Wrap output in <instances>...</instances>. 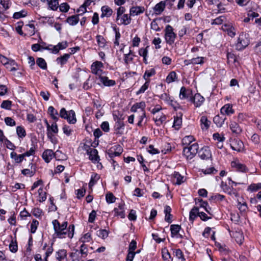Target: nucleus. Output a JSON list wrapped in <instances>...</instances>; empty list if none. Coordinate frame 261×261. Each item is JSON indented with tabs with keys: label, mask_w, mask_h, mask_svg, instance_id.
Returning <instances> with one entry per match:
<instances>
[{
	"label": "nucleus",
	"mask_w": 261,
	"mask_h": 261,
	"mask_svg": "<svg viewBox=\"0 0 261 261\" xmlns=\"http://www.w3.org/2000/svg\"><path fill=\"white\" fill-rule=\"evenodd\" d=\"M250 42L249 34L242 32L240 34L237 42L235 45L236 49L239 51L245 49L249 44Z\"/></svg>",
	"instance_id": "obj_1"
},
{
	"label": "nucleus",
	"mask_w": 261,
	"mask_h": 261,
	"mask_svg": "<svg viewBox=\"0 0 261 261\" xmlns=\"http://www.w3.org/2000/svg\"><path fill=\"white\" fill-rule=\"evenodd\" d=\"M199 146L198 143H195L189 147H185L183 149L182 153L187 160L192 159L198 153Z\"/></svg>",
	"instance_id": "obj_2"
},
{
	"label": "nucleus",
	"mask_w": 261,
	"mask_h": 261,
	"mask_svg": "<svg viewBox=\"0 0 261 261\" xmlns=\"http://www.w3.org/2000/svg\"><path fill=\"white\" fill-rule=\"evenodd\" d=\"M60 117L67 120L70 124H75L76 122L75 112L73 110L67 111L64 108L60 111Z\"/></svg>",
	"instance_id": "obj_3"
},
{
	"label": "nucleus",
	"mask_w": 261,
	"mask_h": 261,
	"mask_svg": "<svg viewBox=\"0 0 261 261\" xmlns=\"http://www.w3.org/2000/svg\"><path fill=\"white\" fill-rule=\"evenodd\" d=\"M176 37V34L173 32L172 27L169 24L166 25L165 29V39L166 43L172 45L174 43Z\"/></svg>",
	"instance_id": "obj_4"
},
{
	"label": "nucleus",
	"mask_w": 261,
	"mask_h": 261,
	"mask_svg": "<svg viewBox=\"0 0 261 261\" xmlns=\"http://www.w3.org/2000/svg\"><path fill=\"white\" fill-rule=\"evenodd\" d=\"M231 166L232 168L235 169L236 171L239 172L247 173L249 171V169L244 164L241 163L239 161H232Z\"/></svg>",
	"instance_id": "obj_5"
},
{
	"label": "nucleus",
	"mask_w": 261,
	"mask_h": 261,
	"mask_svg": "<svg viewBox=\"0 0 261 261\" xmlns=\"http://www.w3.org/2000/svg\"><path fill=\"white\" fill-rule=\"evenodd\" d=\"M103 67V64L101 62L95 61L92 63L91 66V69L92 73L97 75L99 76L101 75L102 70L101 68Z\"/></svg>",
	"instance_id": "obj_6"
},
{
	"label": "nucleus",
	"mask_w": 261,
	"mask_h": 261,
	"mask_svg": "<svg viewBox=\"0 0 261 261\" xmlns=\"http://www.w3.org/2000/svg\"><path fill=\"white\" fill-rule=\"evenodd\" d=\"M198 155L201 160H208L212 157L211 151L207 146H204L198 151Z\"/></svg>",
	"instance_id": "obj_7"
},
{
	"label": "nucleus",
	"mask_w": 261,
	"mask_h": 261,
	"mask_svg": "<svg viewBox=\"0 0 261 261\" xmlns=\"http://www.w3.org/2000/svg\"><path fill=\"white\" fill-rule=\"evenodd\" d=\"M87 154L89 155V159L92 161L93 163H96L99 160V157L98 155V151L97 149L89 147L87 150Z\"/></svg>",
	"instance_id": "obj_8"
},
{
	"label": "nucleus",
	"mask_w": 261,
	"mask_h": 261,
	"mask_svg": "<svg viewBox=\"0 0 261 261\" xmlns=\"http://www.w3.org/2000/svg\"><path fill=\"white\" fill-rule=\"evenodd\" d=\"M192 95V91L190 89H187L184 86H182L180 88L179 94V97L180 99H185L189 97L191 98Z\"/></svg>",
	"instance_id": "obj_9"
},
{
	"label": "nucleus",
	"mask_w": 261,
	"mask_h": 261,
	"mask_svg": "<svg viewBox=\"0 0 261 261\" xmlns=\"http://www.w3.org/2000/svg\"><path fill=\"white\" fill-rule=\"evenodd\" d=\"M244 144L243 142L237 139H234L231 141L230 147L233 150L240 152L243 149Z\"/></svg>",
	"instance_id": "obj_10"
},
{
	"label": "nucleus",
	"mask_w": 261,
	"mask_h": 261,
	"mask_svg": "<svg viewBox=\"0 0 261 261\" xmlns=\"http://www.w3.org/2000/svg\"><path fill=\"white\" fill-rule=\"evenodd\" d=\"M190 101L192 102L196 107H199L201 106L204 101V98L200 94H195L194 96L190 98Z\"/></svg>",
	"instance_id": "obj_11"
},
{
	"label": "nucleus",
	"mask_w": 261,
	"mask_h": 261,
	"mask_svg": "<svg viewBox=\"0 0 261 261\" xmlns=\"http://www.w3.org/2000/svg\"><path fill=\"white\" fill-rule=\"evenodd\" d=\"M220 112L222 115H230L234 113V111L232 109V105L228 103L225 105L221 108Z\"/></svg>",
	"instance_id": "obj_12"
},
{
	"label": "nucleus",
	"mask_w": 261,
	"mask_h": 261,
	"mask_svg": "<svg viewBox=\"0 0 261 261\" xmlns=\"http://www.w3.org/2000/svg\"><path fill=\"white\" fill-rule=\"evenodd\" d=\"M54 152L51 149H46L42 153V157L45 162L48 163L54 158Z\"/></svg>",
	"instance_id": "obj_13"
},
{
	"label": "nucleus",
	"mask_w": 261,
	"mask_h": 261,
	"mask_svg": "<svg viewBox=\"0 0 261 261\" xmlns=\"http://www.w3.org/2000/svg\"><path fill=\"white\" fill-rule=\"evenodd\" d=\"M182 116L181 113H179V115L174 116V122L172 127L176 130H179L182 125Z\"/></svg>",
	"instance_id": "obj_14"
},
{
	"label": "nucleus",
	"mask_w": 261,
	"mask_h": 261,
	"mask_svg": "<svg viewBox=\"0 0 261 261\" xmlns=\"http://www.w3.org/2000/svg\"><path fill=\"white\" fill-rule=\"evenodd\" d=\"M99 79L105 86L110 87L116 85V82L114 80H109L107 76L100 75Z\"/></svg>",
	"instance_id": "obj_15"
},
{
	"label": "nucleus",
	"mask_w": 261,
	"mask_h": 261,
	"mask_svg": "<svg viewBox=\"0 0 261 261\" xmlns=\"http://www.w3.org/2000/svg\"><path fill=\"white\" fill-rule=\"evenodd\" d=\"M174 180H175V185H180L185 181V178L181 175L178 172L174 171L172 174Z\"/></svg>",
	"instance_id": "obj_16"
},
{
	"label": "nucleus",
	"mask_w": 261,
	"mask_h": 261,
	"mask_svg": "<svg viewBox=\"0 0 261 261\" xmlns=\"http://www.w3.org/2000/svg\"><path fill=\"white\" fill-rule=\"evenodd\" d=\"M70 57V54H65L63 56L57 58L56 59V62L58 64L60 65V66L62 67L67 63Z\"/></svg>",
	"instance_id": "obj_17"
},
{
	"label": "nucleus",
	"mask_w": 261,
	"mask_h": 261,
	"mask_svg": "<svg viewBox=\"0 0 261 261\" xmlns=\"http://www.w3.org/2000/svg\"><path fill=\"white\" fill-rule=\"evenodd\" d=\"M101 11L102 13L100 17L101 18H103L105 17H109L113 13L112 9L107 5L102 6L101 8Z\"/></svg>",
	"instance_id": "obj_18"
},
{
	"label": "nucleus",
	"mask_w": 261,
	"mask_h": 261,
	"mask_svg": "<svg viewBox=\"0 0 261 261\" xmlns=\"http://www.w3.org/2000/svg\"><path fill=\"white\" fill-rule=\"evenodd\" d=\"M200 212L198 206H194L190 211L189 214V220L193 223L196 218L199 216Z\"/></svg>",
	"instance_id": "obj_19"
},
{
	"label": "nucleus",
	"mask_w": 261,
	"mask_h": 261,
	"mask_svg": "<svg viewBox=\"0 0 261 261\" xmlns=\"http://www.w3.org/2000/svg\"><path fill=\"white\" fill-rule=\"evenodd\" d=\"M165 2L161 1L155 5L153 8L154 13L156 15L161 14L165 8Z\"/></svg>",
	"instance_id": "obj_20"
},
{
	"label": "nucleus",
	"mask_w": 261,
	"mask_h": 261,
	"mask_svg": "<svg viewBox=\"0 0 261 261\" xmlns=\"http://www.w3.org/2000/svg\"><path fill=\"white\" fill-rule=\"evenodd\" d=\"M115 216H119L121 218H124L125 216L124 212V204H120L117 207L114 209Z\"/></svg>",
	"instance_id": "obj_21"
},
{
	"label": "nucleus",
	"mask_w": 261,
	"mask_h": 261,
	"mask_svg": "<svg viewBox=\"0 0 261 261\" xmlns=\"http://www.w3.org/2000/svg\"><path fill=\"white\" fill-rule=\"evenodd\" d=\"M54 229L57 236L60 238L63 237V233L61 232V224L57 220H54L52 222Z\"/></svg>",
	"instance_id": "obj_22"
},
{
	"label": "nucleus",
	"mask_w": 261,
	"mask_h": 261,
	"mask_svg": "<svg viewBox=\"0 0 261 261\" xmlns=\"http://www.w3.org/2000/svg\"><path fill=\"white\" fill-rule=\"evenodd\" d=\"M230 128L233 133L239 135L242 132V128L240 125L234 121L230 122Z\"/></svg>",
	"instance_id": "obj_23"
},
{
	"label": "nucleus",
	"mask_w": 261,
	"mask_h": 261,
	"mask_svg": "<svg viewBox=\"0 0 261 261\" xmlns=\"http://www.w3.org/2000/svg\"><path fill=\"white\" fill-rule=\"evenodd\" d=\"M11 159H13L17 164L20 163L24 159L25 156L23 153L17 154L16 152L13 151L10 153Z\"/></svg>",
	"instance_id": "obj_24"
},
{
	"label": "nucleus",
	"mask_w": 261,
	"mask_h": 261,
	"mask_svg": "<svg viewBox=\"0 0 261 261\" xmlns=\"http://www.w3.org/2000/svg\"><path fill=\"white\" fill-rule=\"evenodd\" d=\"M79 15H74L68 17L65 20L70 25H75L79 21Z\"/></svg>",
	"instance_id": "obj_25"
},
{
	"label": "nucleus",
	"mask_w": 261,
	"mask_h": 261,
	"mask_svg": "<svg viewBox=\"0 0 261 261\" xmlns=\"http://www.w3.org/2000/svg\"><path fill=\"white\" fill-rule=\"evenodd\" d=\"M226 117L224 115L221 116L218 115L214 117L213 121L218 127H221L224 123Z\"/></svg>",
	"instance_id": "obj_26"
},
{
	"label": "nucleus",
	"mask_w": 261,
	"mask_h": 261,
	"mask_svg": "<svg viewBox=\"0 0 261 261\" xmlns=\"http://www.w3.org/2000/svg\"><path fill=\"white\" fill-rule=\"evenodd\" d=\"M148 47H149V46H147L145 48H141L139 49V51H138L139 55L143 58V62L145 64H148L147 57L148 53Z\"/></svg>",
	"instance_id": "obj_27"
},
{
	"label": "nucleus",
	"mask_w": 261,
	"mask_h": 261,
	"mask_svg": "<svg viewBox=\"0 0 261 261\" xmlns=\"http://www.w3.org/2000/svg\"><path fill=\"white\" fill-rule=\"evenodd\" d=\"M144 11V8L141 6L133 7L130 9V14L132 15H138L143 13Z\"/></svg>",
	"instance_id": "obj_28"
},
{
	"label": "nucleus",
	"mask_w": 261,
	"mask_h": 261,
	"mask_svg": "<svg viewBox=\"0 0 261 261\" xmlns=\"http://www.w3.org/2000/svg\"><path fill=\"white\" fill-rule=\"evenodd\" d=\"M200 123L202 129H207L211 124V121L208 120L205 116H202L200 118Z\"/></svg>",
	"instance_id": "obj_29"
},
{
	"label": "nucleus",
	"mask_w": 261,
	"mask_h": 261,
	"mask_svg": "<svg viewBox=\"0 0 261 261\" xmlns=\"http://www.w3.org/2000/svg\"><path fill=\"white\" fill-rule=\"evenodd\" d=\"M48 114L50 116L51 118L57 121L59 118L58 111L53 106H49L48 109Z\"/></svg>",
	"instance_id": "obj_30"
},
{
	"label": "nucleus",
	"mask_w": 261,
	"mask_h": 261,
	"mask_svg": "<svg viewBox=\"0 0 261 261\" xmlns=\"http://www.w3.org/2000/svg\"><path fill=\"white\" fill-rule=\"evenodd\" d=\"M181 226L177 224H172L170 226L171 236L174 238L179 232Z\"/></svg>",
	"instance_id": "obj_31"
},
{
	"label": "nucleus",
	"mask_w": 261,
	"mask_h": 261,
	"mask_svg": "<svg viewBox=\"0 0 261 261\" xmlns=\"http://www.w3.org/2000/svg\"><path fill=\"white\" fill-rule=\"evenodd\" d=\"M119 20H120V22H118L119 25H127L130 23L131 18L127 14H123L120 17V19Z\"/></svg>",
	"instance_id": "obj_32"
},
{
	"label": "nucleus",
	"mask_w": 261,
	"mask_h": 261,
	"mask_svg": "<svg viewBox=\"0 0 261 261\" xmlns=\"http://www.w3.org/2000/svg\"><path fill=\"white\" fill-rule=\"evenodd\" d=\"M215 246L218 248L219 251L224 254H227L229 253V250L225 244L215 242Z\"/></svg>",
	"instance_id": "obj_33"
},
{
	"label": "nucleus",
	"mask_w": 261,
	"mask_h": 261,
	"mask_svg": "<svg viewBox=\"0 0 261 261\" xmlns=\"http://www.w3.org/2000/svg\"><path fill=\"white\" fill-rule=\"evenodd\" d=\"M54 158L58 161H64L67 159V155L59 150L54 152Z\"/></svg>",
	"instance_id": "obj_34"
},
{
	"label": "nucleus",
	"mask_w": 261,
	"mask_h": 261,
	"mask_svg": "<svg viewBox=\"0 0 261 261\" xmlns=\"http://www.w3.org/2000/svg\"><path fill=\"white\" fill-rule=\"evenodd\" d=\"M221 187L222 188L224 192L227 193L229 195H231L232 193L234 194V192H232V191L234 190L232 188V186L230 187L227 186L226 182H224L223 181L221 182Z\"/></svg>",
	"instance_id": "obj_35"
},
{
	"label": "nucleus",
	"mask_w": 261,
	"mask_h": 261,
	"mask_svg": "<svg viewBox=\"0 0 261 261\" xmlns=\"http://www.w3.org/2000/svg\"><path fill=\"white\" fill-rule=\"evenodd\" d=\"M156 73L155 70L154 68H151L149 70H146L143 76L144 80H150L149 77L155 75Z\"/></svg>",
	"instance_id": "obj_36"
},
{
	"label": "nucleus",
	"mask_w": 261,
	"mask_h": 261,
	"mask_svg": "<svg viewBox=\"0 0 261 261\" xmlns=\"http://www.w3.org/2000/svg\"><path fill=\"white\" fill-rule=\"evenodd\" d=\"M100 176L97 173H93L91 176V179L89 183V188H91L99 180Z\"/></svg>",
	"instance_id": "obj_37"
},
{
	"label": "nucleus",
	"mask_w": 261,
	"mask_h": 261,
	"mask_svg": "<svg viewBox=\"0 0 261 261\" xmlns=\"http://www.w3.org/2000/svg\"><path fill=\"white\" fill-rule=\"evenodd\" d=\"M177 74L175 71L170 72L167 75L166 81L167 83H171L176 81L177 79Z\"/></svg>",
	"instance_id": "obj_38"
},
{
	"label": "nucleus",
	"mask_w": 261,
	"mask_h": 261,
	"mask_svg": "<svg viewBox=\"0 0 261 261\" xmlns=\"http://www.w3.org/2000/svg\"><path fill=\"white\" fill-rule=\"evenodd\" d=\"M37 65L42 69H47V63L45 60L42 58H38L36 59Z\"/></svg>",
	"instance_id": "obj_39"
},
{
	"label": "nucleus",
	"mask_w": 261,
	"mask_h": 261,
	"mask_svg": "<svg viewBox=\"0 0 261 261\" xmlns=\"http://www.w3.org/2000/svg\"><path fill=\"white\" fill-rule=\"evenodd\" d=\"M96 39L97 42L99 47H105L106 43H107V41L102 36L100 35H97L96 36Z\"/></svg>",
	"instance_id": "obj_40"
},
{
	"label": "nucleus",
	"mask_w": 261,
	"mask_h": 261,
	"mask_svg": "<svg viewBox=\"0 0 261 261\" xmlns=\"http://www.w3.org/2000/svg\"><path fill=\"white\" fill-rule=\"evenodd\" d=\"M17 66V64L15 61L13 60L10 59L6 67L7 69H9L10 71H13L17 70V68H16Z\"/></svg>",
	"instance_id": "obj_41"
},
{
	"label": "nucleus",
	"mask_w": 261,
	"mask_h": 261,
	"mask_svg": "<svg viewBox=\"0 0 261 261\" xmlns=\"http://www.w3.org/2000/svg\"><path fill=\"white\" fill-rule=\"evenodd\" d=\"M16 133L19 138H23L26 136V132L24 128L21 126H18L16 127Z\"/></svg>",
	"instance_id": "obj_42"
},
{
	"label": "nucleus",
	"mask_w": 261,
	"mask_h": 261,
	"mask_svg": "<svg viewBox=\"0 0 261 261\" xmlns=\"http://www.w3.org/2000/svg\"><path fill=\"white\" fill-rule=\"evenodd\" d=\"M226 20L225 16L222 15L212 20V24L220 25L223 23V22Z\"/></svg>",
	"instance_id": "obj_43"
},
{
	"label": "nucleus",
	"mask_w": 261,
	"mask_h": 261,
	"mask_svg": "<svg viewBox=\"0 0 261 261\" xmlns=\"http://www.w3.org/2000/svg\"><path fill=\"white\" fill-rule=\"evenodd\" d=\"M150 80H147L145 83L141 86L140 89L136 92V95H139L143 93L148 88Z\"/></svg>",
	"instance_id": "obj_44"
},
{
	"label": "nucleus",
	"mask_w": 261,
	"mask_h": 261,
	"mask_svg": "<svg viewBox=\"0 0 261 261\" xmlns=\"http://www.w3.org/2000/svg\"><path fill=\"white\" fill-rule=\"evenodd\" d=\"M261 189V182L257 184H251L248 187L247 190L250 192H255Z\"/></svg>",
	"instance_id": "obj_45"
},
{
	"label": "nucleus",
	"mask_w": 261,
	"mask_h": 261,
	"mask_svg": "<svg viewBox=\"0 0 261 261\" xmlns=\"http://www.w3.org/2000/svg\"><path fill=\"white\" fill-rule=\"evenodd\" d=\"M48 5L51 10L56 11L58 8L59 2L57 0H49Z\"/></svg>",
	"instance_id": "obj_46"
},
{
	"label": "nucleus",
	"mask_w": 261,
	"mask_h": 261,
	"mask_svg": "<svg viewBox=\"0 0 261 261\" xmlns=\"http://www.w3.org/2000/svg\"><path fill=\"white\" fill-rule=\"evenodd\" d=\"M10 250L13 253L17 252L18 250V246L16 239L15 240H12L9 245Z\"/></svg>",
	"instance_id": "obj_47"
},
{
	"label": "nucleus",
	"mask_w": 261,
	"mask_h": 261,
	"mask_svg": "<svg viewBox=\"0 0 261 261\" xmlns=\"http://www.w3.org/2000/svg\"><path fill=\"white\" fill-rule=\"evenodd\" d=\"M39 199L38 200L40 202L44 201L46 199V193L43 192L42 188H39L38 191Z\"/></svg>",
	"instance_id": "obj_48"
},
{
	"label": "nucleus",
	"mask_w": 261,
	"mask_h": 261,
	"mask_svg": "<svg viewBox=\"0 0 261 261\" xmlns=\"http://www.w3.org/2000/svg\"><path fill=\"white\" fill-rule=\"evenodd\" d=\"M113 30L115 32V39L114 42V43L115 45L118 46L119 45V40L121 37V35L118 29H117L116 27H114Z\"/></svg>",
	"instance_id": "obj_49"
},
{
	"label": "nucleus",
	"mask_w": 261,
	"mask_h": 261,
	"mask_svg": "<svg viewBox=\"0 0 261 261\" xmlns=\"http://www.w3.org/2000/svg\"><path fill=\"white\" fill-rule=\"evenodd\" d=\"M27 15V12L24 10H22L19 12H15L13 14V17L14 19H19L21 17H24Z\"/></svg>",
	"instance_id": "obj_50"
},
{
	"label": "nucleus",
	"mask_w": 261,
	"mask_h": 261,
	"mask_svg": "<svg viewBox=\"0 0 261 261\" xmlns=\"http://www.w3.org/2000/svg\"><path fill=\"white\" fill-rule=\"evenodd\" d=\"M57 258L61 260L66 256V251L65 249H61L57 252Z\"/></svg>",
	"instance_id": "obj_51"
},
{
	"label": "nucleus",
	"mask_w": 261,
	"mask_h": 261,
	"mask_svg": "<svg viewBox=\"0 0 261 261\" xmlns=\"http://www.w3.org/2000/svg\"><path fill=\"white\" fill-rule=\"evenodd\" d=\"M106 199L108 203H112L115 202L116 197L112 193L109 192L106 195Z\"/></svg>",
	"instance_id": "obj_52"
},
{
	"label": "nucleus",
	"mask_w": 261,
	"mask_h": 261,
	"mask_svg": "<svg viewBox=\"0 0 261 261\" xmlns=\"http://www.w3.org/2000/svg\"><path fill=\"white\" fill-rule=\"evenodd\" d=\"M97 236L105 239L107 238L109 234V232L106 229H100L96 232Z\"/></svg>",
	"instance_id": "obj_53"
},
{
	"label": "nucleus",
	"mask_w": 261,
	"mask_h": 261,
	"mask_svg": "<svg viewBox=\"0 0 261 261\" xmlns=\"http://www.w3.org/2000/svg\"><path fill=\"white\" fill-rule=\"evenodd\" d=\"M47 138L49 139L50 142L54 144H56L58 143V139L51 132H49V130L47 131Z\"/></svg>",
	"instance_id": "obj_54"
},
{
	"label": "nucleus",
	"mask_w": 261,
	"mask_h": 261,
	"mask_svg": "<svg viewBox=\"0 0 261 261\" xmlns=\"http://www.w3.org/2000/svg\"><path fill=\"white\" fill-rule=\"evenodd\" d=\"M12 101L9 100H4L1 103V107L6 110H10L12 106Z\"/></svg>",
	"instance_id": "obj_55"
},
{
	"label": "nucleus",
	"mask_w": 261,
	"mask_h": 261,
	"mask_svg": "<svg viewBox=\"0 0 261 261\" xmlns=\"http://www.w3.org/2000/svg\"><path fill=\"white\" fill-rule=\"evenodd\" d=\"M79 252L81 254L82 257H86L88 254V248L86 245H85L84 244H83L80 247Z\"/></svg>",
	"instance_id": "obj_56"
},
{
	"label": "nucleus",
	"mask_w": 261,
	"mask_h": 261,
	"mask_svg": "<svg viewBox=\"0 0 261 261\" xmlns=\"http://www.w3.org/2000/svg\"><path fill=\"white\" fill-rule=\"evenodd\" d=\"M204 57H197L192 59V64H202L204 63Z\"/></svg>",
	"instance_id": "obj_57"
},
{
	"label": "nucleus",
	"mask_w": 261,
	"mask_h": 261,
	"mask_svg": "<svg viewBox=\"0 0 261 261\" xmlns=\"http://www.w3.org/2000/svg\"><path fill=\"white\" fill-rule=\"evenodd\" d=\"M107 154L109 156V158H110L111 159H113L115 156H120L121 154V153L114 151L113 149H109L107 152Z\"/></svg>",
	"instance_id": "obj_58"
},
{
	"label": "nucleus",
	"mask_w": 261,
	"mask_h": 261,
	"mask_svg": "<svg viewBox=\"0 0 261 261\" xmlns=\"http://www.w3.org/2000/svg\"><path fill=\"white\" fill-rule=\"evenodd\" d=\"M174 253L178 259H181V261L185 260L183 252L180 249H176L175 251H174Z\"/></svg>",
	"instance_id": "obj_59"
},
{
	"label": "nucleus",
	"mask_w": 261,
	"mask_h": 261,
	"mask_svg": "<svg viewBox=\"0 0 261 261\" xmlns=\"http://www.w3.org/2000/svg\"><path fill=\"white\" fill-rule=\"evenodd\" d=\"M227 59L228 63H229L230 62L235 63L237 61L236 56L230 52H227Z\"/></svg>",
	"instance_id": "obj_60"
},
{
	"label": "nucleus",
	"mask_w": 261,
	"mask_h": 261,
	"mask_svg": "<svg viewBox=\"0 0 261 261\" xmlns=\"http://www.w3.org/2000/svg\"><path fill=\"white\" fill-rule=\"evenodd\" d=\"M38 225L39 222L37 220L34 219L32 221V223L31 224V231L32 233H34L36 232V230L38 227Z\"/></svg>",
	"instance_id": "obj_61"
},
{
	"label": "nucleus",
	"mask_w": 261,
	"mask_h": 261,
	"mask_svg": "<svg viewBox=\"0 0 261 261\" xmlns=\"http://www.w3.org/2000/svg\"><path fill=\"white\" fill-rule=\"evenodd\" d=\"M79 251L77 249L75 250V252H71L70 254V257L72 259V261H79Z\"/></svg>",
	"instance_id": "obj_62"
},
{
	"label": "nucleus",
	"mask_w": 261,
	"mask_h": 261,
	"mask_svg": "<svg viewBox=\"0 0 261 261\" xmlns=\"http://www.w3.org/2000/svg\"><path fill=\"white\" fill-rule=\"evenodd\" d=\"M70 8L69 5L66 3H63L60 6V11L62 12H67Z\"/></svg>",
	"instance_id": "obj_63"
},
{
	"label": "nucleus",
	"mask_w": 261,
	"mask_h": 261,
	"mask_svg": "<svg viewBox=\"0 0 261 261\" xmlns=\"http://www.w3.org/2000/svg\"><path fill=\"white\" fill-rule=\"evenodd\" d=\"M255 52L258 55H261V41L256 43L254 47Z\"/></svg>",
	"instance_id": "obj_64"
}]
</instances>
